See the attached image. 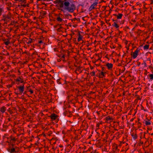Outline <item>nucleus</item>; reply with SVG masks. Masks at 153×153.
<instances>
[{"instance_id":"20e7f679","label":"nucleus","mask_w":153,"mask_h":153,"mask_svg":"<svg viewBox=\"0 0 153 153\" xmlns=\"http://www.w3.org/2000/svg\"><path fill=\"white\" fill-rule=\"evenodd\" d=\"M140 51V49L138 48H137L135 51L133 53L132 55V58L133 59H134L137 57Z\"/></svg>"},{"instance_id":"a211bd4d","label":"nucleus","mask_w":153,"mask_h":153,"mask_svg":"<svg viewBox=\"0 0 153 153\" xmlns=\"http://www.w3.org/2000/svg\"><path fill=\"white\" fill-rule=\"evenodd\" d=\"M16 81H21V82L22 83L23 82L22 79L20 77H19L18 78L16 79Z\"/></svg>"},{"instance_id":"4c0bfd02","label":"nucleus","mask_w":153,"mask_h":153,"mask_svg":"<svg viewBox=\"0 0 153 153\" xmlns=\"http://www.w3.org/2000/svg\"><path fill=\"white\" fill-rule=\"evenodd\" d=\"M144 66L145 67H146L147 66L146 63V62H144Z\"/></svg>"},{"instance_id":"13d9d810","label":"nucleus","mask_w":153,"mask_h":153,"mask_svg":"<svg viewBox=\"0 0 153 153\" xmlns=\"http://www.w3.org/2000/svg\"><path fill=\"white\" fill-rule=\"evenodd\" d=\"M144 111H146V110L145 109L144 110Z\"/></svg>"},{"instance_id":"603ef678","label":"nucleus","mask_w":153,"mask_h":153,"mask_svg":"<svg viewBox=\"0 0 153 153\" xmlns=\"http://www.w3.org/2000/svg\"><path fill=\"white\" fill-rule=\"evenodd\" d=\"M15 94H16L17 95H18L19 94H18V93H16V92H15Z\"/></svg>"},{"instance_id":"052dcab7","label":"nucleus","mask_w":153,"mask_h":153,"mask_svg":"<svg viewBox=\"0 0 153 153\" xmlns=\"http://www.w3.org/2000/svg\"><path fill=\"white\" fill-rule=\"evenodd\" d=\"M109 25H111V24H109Z\"/></svg>"},{"instance_id":"6e6552de","label":"nucleus","mask_w":153,"mask_h":153,"mask_svg":"<svg viewBox=\"0 0 153 153\" xmlns=\"http://www.w3.org/2000/svg\"><path fill=\"white\" fill-rule=\"evenodd\" d=\"M50 117L52 120H54L57 118L58 116L56 114L53 113L51 114Z\"/></svg>"},{"instance_id":"ddd939ff","label":"nucleus","mask_w":153,"mask_h":153,"mask_svg":"<svg viewBox=\"0 0 153 153\" xmlns=\"http://www.w3.org/2000/svg\"><path fill=\"white\" fill-rule=\"evenodd\" d=\"M98 3H97L96 2H94L90 6V7L89 8V9H91V10L93 9H94L95 8V7H96L97 4H98Z\"/></svg>"},{"instance_id":"0eeeda50","label":"nucleus","mask_w":153,"mask_h":153,"mask_svg":"<svg viewBox=\"0 0 153 153\" xmlns=\"http://www.w3.org/2000/svg\"><path fill=\"white\" fill-rule=\"evenodd\" d=\"M106 74H106V73L105 72L101 71L98 74V76L100 78H103V77L105 76Z\"/></svg>"},{"instance_id":"cd10ccee","label":"nucleus","mask_w":153,"mask_h":153,"mask_svg":"<svg viewBox=\"0 0 153 153\" xmlns=\"http://www.w3.org/2000/svg\"><path fill=\"white\" fill-rule=\"evenodd\" d=\"M145 124L147 126V125H150L151 123L149 121H145Z\"/></svg>"},{"instance_id":"f704fd0d","label":"nucleus","mask_w":153,"mask_h":153,"mask_svg":"<svg viewBox=\"0 0 153 153\" xmlns=\"http://www.w3.org/2000/svg\"><path fill=\"white\" fill-rule=\"evenodd\" d=\"M46 12L44 11L42 13V15L44 16L46 14Z\"/></svg>"},{"instance_id":"5fc2aeb1","label":"nucleus","mask_w":153,"mask_h":153,"mask_svg":"<svg viewBox=\"0 0 153 153\" xmlns=\"http://www.w3.org/2000/svg\"><path fill=\"white\" fill-rule=\"evenodd\" d=\"M143 109V107H142L141 108V109Z\"/></svg>"},{"instance_id":"dca6fc26","label":"nucleus","mask_w":153,"mask_h":153,"mask_svg":"<svg viewBox=\"0 0 153 153\" xmlns=\"http://www.w3.org/2000/svg\"><path fill=\"white\" fill-rule=\"evenodd\" d=\"M3 18H4V19H3L4 20H5L6 19H10L11 18V16H10L9 15H7V16H5L4 15H3Z\"/></svg>"},{"instance_id":"9d476101","label":"nucleus","mask_w":153,"mask_h":153,"mask_svg":"<svg viewBox=\"0 0 153 153\" xmlns=\"http://www.w3.org/2000/svg\"><path fill=\"white\" fill-rule=\"evenodd\" d=\"M60 15L62 14L60 13H59L58 15L57 18L56 19L57 21L59 22H62L63 21Z\"/></svg>"},{"instance_id":"f8f14e48","label":"nucleus","mask_w":153,"mask_h":153,"mask_svg":"<svg viewBox=\"0 0 153 153\" xmlns=\"http://www.w3.org/2000/svg\"><path fill=\"white\" fill-rule=\"evenodd\" d=\"M106 66L109 70H111L113 68V65L111 63H108L106 65Z\"/></svg>"},{"instance_id":"09e8293b","label":"nucleus","mask_w":153,"mask_h":153,"mask_svg":"<svg viewBox=\"0 0 153 153\" xmlns=\"http://www.w3.org/2000/svg\"><path fill=\"white\" fill-rule=\"evenodd\" d=\"M6 51L5 50H4L3 51V52H5Z\"/></svg>"},{"instance_id":"9b49d317","label":"nucleus","mask_w":153,"mask_h":153,"mask_svg":"<svg viewBox=\"0 0 153 153\" xmlns=\"http://www.w3.org/2000/svg\"><path fill=\"white\" fill-rule=\"evenodd\" d=\"M65 1L66 0H65L64 1H63L61 0V2L59 3L58 4L60 8H62L64 6L65 7Z\"/></svg>"},{"instance_id":"8fccbe9b","label":"nucleus","mask_w":153,"mask_h":153,"mask_svg":"<svg viewBox=\"0 0 153 153\" xmlns=\"http://www.w3.org/2000/svg\"><path fill=\"white\" fill-rule=\"evenodd\" d=\"M68 108H71V106L70 105H68Z\"/></svg>"},{"instance_id":"5701e85b","label":"nucleus","mask_w":153,"mask_h":153,"mask_svg":"<svg viewBox=\"0 0 153 153\" xmlns=\"http://www.w3.org/2000/svg\"><path fill=\"white\" fill-rule=\"evenodd\" d=\"M7 41H4V44L6 45H8L10 43V41L8 40V39H7Z\"/></svg>"},{"instance_id":"680f3d73","label":"nucleus","mask_w":153,"mask_h":153,"mask_svg":"<svg viewBox=\"0 0 153 153\" xmlns=\"http://www.w3.org/2000/svg\"><path fill=\"white\" fill-rule=\"evenodd\" d=\"M151 135H153V134H151Z\"/></svg>"},{"instance_id":"f03ea898","label":"nucleus","mask_w":153,"mask_h":153,"mask_svg":"<svg viewBox=\"0 0 153 153\" xmlns=\"http://www.w3.org/2000/svg\"><path fill=\"white\" fill-rule=\"evenodd\" d=\"M12 147L10 146L8 149V151L10 153H14L18 152V151L16 150V149L13 147L14 145L12 144Z\"/></svg>"},{"instance_id":"c85d7f7f","label":"nucleus","mask_w":153,"mask_h":153,"mask_svg":"<svg viewBox=\"0 0 153 153\" xmlns=\"http://www.w3.org/2000/svg\"><path fill=\"white\" fill-rule=\"evenodd\" d=\"M150 79L151 80L153 79V74H151L149 75Z\"/></svg>"},{"instance_id":"de8ad7c7","label":"nucleus","mask_w":153,"mask_h":153,"mask_svg":"<svg viewBox=\"0 0 153 153\" xmlns=\"http://www.w3.org/2000/svg\"><path fill=\"white\" fill-rule=\"evenodd\" d=\"M134 119L133 118L131 119L130 120V121H132Z\"/></svg>"},{"instance_id":"864d4df0","label":"nucleus","mask_w":153,"mask_h":153,"mask_svg":"<svg viewBox=\"0 0 153 153\" xmlns=\"http://www.w3.org/2000/svg\"><path fill=\"white\" fill-rule=\"evenodd\" d=\"M37 1H45L44 0H37Z\"/></svg>"},{"instance_id":"2eb2a0df","label":"nucleus","mask_w":153,"mask_h":153,"mask_svg":"<svg viewBox=\"0 0 153 153\" xmlns=\"http://www.w3.org/2000/svg\"><path fill=\"white\" fill-rule=\"evenodd\" d=\"M6 107L4 106H3L0 108V111L2 113H4L6 111Z\"/></svg>"},{"instance_id":"bb28decb","label":"nucleus","mask_w":153,"mask_h":153,"mask_svg":"<svg viewBox=\"0 0 153 153\" xmlns=\"http://www.w3.org/2000/svg\"><path fill=\"white\" fill-rule=\"evenodd\" d=\"M102 72H105L106 73V74L107 73V71H106V68L105 67H103L102 68Z\"/></svg>"},{"instance_id":"7ed1b4c3","label":"nucleus","mask_w":153,"mask_h":153,"mask_svg":"<svg viewBox=\"0 0 153 153\" xmlns=\"http://www.w3.org/2000/svg\"><path fill=\"white\" fill-rule=\"evenodd\" d=\"M74 98L72 95H69L68 97V99L69 103H71L74 104L76 102H75L74 100Z\"/></svg>"},{"instance_id":"c756f323","label":"nucleus","mask_w":153,"mask_h":153,"mask_svg":"<svg viewBox=\"0 0 153 153\" xmlns=\"http://www.w3.org/2000/svg\"><path fill=\"white\" fill-rule=\"evenodd\" d=\"M59 2H61V0H56L54 2V4H56L58 3V4Z\"/></svg>"},{"instance_id":"aec40b11","label":"nucleus","mask_w":153,"mask_h":153,"mask_svg":"<svg viewBox=\"0 0 153 153\" xmlns=\"http://www.w3.org/2000/svg\"><path fill=\"white\" fill-rule=\"evenodd\" d=\"M78 36H79V37L78 38L77 41H78V42H79L82 39V36L81 35L80 33H79Z\"/></svg>"},{"instance_id":"39448f33","label":"nucleus","mask_w":153,"mask_h":153,"mask_svg":"<svg viewBox=\"0 0 153 153\" xmlns=\"http://www.w3.org/2000/svg\"><path fill=\"white\" fill-rule=\"evenodd\" d=\"M17 88L19 90V91L20 92V94H22L23 93L24 91V85L18 86L17 87Z\"/></svg>"},{"instance_id":"a19ab883","label":"nucleus","mask_w":153,"mask_h":153,"mask_svg":"<svg viewBox=\"0 0 153 153\" xmlns=\"http://www.w3.org/2000/svg\"><path fill=\"white\" fill-rule=\"evenodd\" d=\"M9 112L11 114H12L13 113V112L12 111H9Z\"/></svg>"},{"instance_id":"f257e3e1","label":"nucleus","mask_w":153,"mask_h":153,"mask_svg":"<svg viewBox=\"0 0 153 153\" xmlns=\"http://www.w3.org/2000/svg\"><path fill=\"white\" fill-rule=\"evenodd\" d=\"M75 8V6L73 4H70L69 1H65V9L69 12L73 13Z\"/></svg>"},{"instance_id":"e433bc0d","label":"nucleus","mask_w":153,"mask_h":153,"mask_svg":"<svg viewBox=\"0 0 153 153\" xmlns=\"http://www.w3.org/2000/svg\"><path fill=\"white\" fill-rule=\"evenodd\" d=\"M3 55H6V56H8L9 55V53H7V54H3Z\"/></svg>"},{"instance_id":"2f4dec72","label":"nucleus","mask_w":153,"mask_h":153,"mask_svg":"<svg viewBox=\"0 0 153 153\" xmlns=\"http://www.w3.org/2000/svg\"><path fill=\"white\" fill-rule=\"evenodd\" d=\"M65 55H63L62 56L61 58V59L63 61H65Z\"/></svg>"},{"instance_id":"a878e982","label":"nucleus","mask_w":153,"mask_h":153,"mask_svg":"<svg viewBox=\"0 0 153 153\" xmlns=\"http://www.w3.org/2000/svg\"><path fill=\"white\" fill-rule=\"evenodd\" d=\"M4 11V9L2 7H0V16L1 15L2 13Z\"/></svg>"},{"instance_id":"58836bf2","label":"nucleus","mask_w":153,"mask_h":153,"mask_svg":"<svg viewBox=\"0 0 153 153\" xmlns=\"http://www.w3.org/2000/svg\"><path fill=\"white\" fill-rule=\"evenodd\" d=\"M42 42H43L42 41V40H39V41H38V43H40H40H42Z\"/></svg>"},{"instance_id":"79ce46f5","label":"nucleus","mask_w":153,"mask_h":153,"mask_svg":"<svg viewBox=\"0 0 153 153\" xmlns=\"http://www.w3.org/2000/svg\"><path fill=\"white\" fill-rule=\"evenodd\" d=\"M45 0V1H52L53 0Z\"/></svg>"},{"instance_id":"4468645a","label":"nucleus","mask_w":153,"mask_h":153,"mask_svg":"<svg viewBox=\"0 0 153 153\" xmlns=\"http://www.w3.org/2000/svg\"><path fill=\"white\" fill-rule=\"evenodd\" d=\"M113 15L115 16H116L117 19H121L123 15L122 13H119L118 15L114 14H113Z\"/></svg>"},{"instance_id":"412c9836","label":"nucleus","mask_w":153,"mask_h":153,"mask_svg":"<svg viewBox=\"0 0 153 153\" xmlns=\"http://www.w3.org/2000/svg\"><path fill=\"white\" fill-rule=\"evenodd\" d=\"M34 40L33 39H32L30 38L29 39H28L27 41V44H30L32 42H33V41Z\"/></svg>"},{"instance_id":"c9c22d12","label":"nucleus","mask_w":153,"mask_h":153,"mask_svg":"<svg viewBox=\"0 0 153 153\" xmlns=\"http://www.w3.org/2000/svg\"><path fill=\"white\" fill-rule=\"evenodd\" d=\"M69 113V115H68V116L69 117H71L72 116V114L71 113V112L70 111H68Z\"/></svg>"},{"instance_id":"4be33fe9","label":"nucleus","mask_w":153,"mask_h":153,"mask_svg":"<svg viewBox=\"0 0 153 153\" xmlns=\"http://www.w3.org/2000/svg\"><path fill=\"white\" fill-rule=\"evenodd\" d=\"M149 45H146L143 47V49L144 50H147L149 49Z\"/></svg>"},{"instance_id":"49530a36","label":"nucleus","mask_w":153,"mask_h":153,"mask_svg":"<svg viewBox=\"0 0 153 153\" xmlns=\"http://www.w3.org/2000/svg\"><path fill=\"white\" fill-rule=\"evenodd\" d=\"M151 1V4H153V0H152Z\"/></svg>"},{"instance_id":"393cba45","label":"nucleus","mask_w":153,"mask_h":153,"mask_svg":"<svg viewBox=\"0 0 153 153\" xmlns=\"http://www.w3.org/2000/svg\"><path fill=\"white\" fill-rule=\"evenodd\" d=\"M29 88V87H27V89L28 90V91L30 92L31 94H32L33 93V90H32L30 88Z\"/></svg>"},{"instance_id":"4d7b16f0","label":"nucleus","mask_w":153,"mask_h":153,"mask_svg":"<svg viewBox=\"0 0 153 153\" xmlns=\"http://www.w3.org/2000/svg\"><path fill=\"white\" fill-rule=\"evenodd\" d=\"M138 121H139V120H140V119H138Z\"/></svg>"},{"instance_id":"72a5a7b5","label":"nucleus","mask_w":153,"mask_h":153,"mask_svg":"<svg viewBox=\"0 0 153 153\" xmlns=\"http://www.w3.org/2000/svg\"><path fill=\"white\" fill-rule=\"evenodd\" d=\"M91 76H94L95 74V72L94 71H93L90 73Z\"/></svg>"},{"instance_id":"3c124183","label":"nucleus","mask_w":153,"mask_h":153,"mask_svg":"<svg viewBox=\"0 0 153 153\" xmlns=\"http://www.w3.org/2000/svg\"><path fill=\"white\" fill-rule=\"evenodd\" d=\"M68 16H70L71 17V15H70V14H68Z\"/></svg>"},{"instance_id":"473e14b6","label":"nucleus","mask_w":153,"mask_h":153,"mask_svg":"<svg viewBox=\"0 0 153 153\" xmlns=\"http://www.w3.org/2000/svg\"><path fill=\"white\" fill-rule=\"evenodd\" d=\"M137 125L138 126V128L140 127L141 124V123L140 122H137Z\"/></svg>"},{"instance_id":"6e6d98bb","label":"nucleus","mask_w":153,"mask_h":153,"mask_svg":"<svg viewBox=\"0 0 153 153\" xmlns=\"http://www.w3.org/2000/svg\"><path fill=\"white\" fill-rule=\"evenodd\" d=\"M140 63H139L138 64V65H138V66H139V65H140Z\"/></svg>"},{"instance_id":"37998d69","label":"nucleus","mask_w":153,"mask_h":153,"mask_svg":"<svg viewBox=\"0 0 153 153\" xmlns=\"http://www.w3.org/2000/svg\"><path fill=\"white\" fill-rule=\"evenodd\" d=\"M27 91H25L24 93V94H26Z\"/></svg>"},{"instance_id":"6ab92c4d","label":"nucleus","mask_w":153,"mask_h":153,"mask_svg":"<svg viewBox=\"0 0 153 153\" xmlns=\"http://www.w3.org/2000/svg\"><path fill=\"white\" fill-rule=\"evenodd\" d=\"M131 136L133 138V139L135 140L137 138V135L136 133L134 134V133L131 134Z\"/></svg>"},{"instance_id":"423d86ee","label":"nucleus","mask_w":153,"mask_h":153,"mask_svg":"<svg viewBox=\"0 0 153 153\" xmlns=\"http://www.w3.org/2000/svg\"><path fill=\"white\" fill-rule=\"evenodd\" d=\"M105 119L106 120L105 122L108 123H110L113 120V118L111 117L110 116L106 117Z\"/></svg>"},{"instance_id":"1a4fd4ad","label":"nucleus","mask_w":153,"mask_h":153,"mask_svg":"<svg viewBox=\"0 0 153 153\" xmlns=\"http://www.w3.org/2000/svg\"><path fill=\"white\" fill-rule=\"evenodd\" d=\"M75 73L78 74H79L81 73L82 72L81 68L80 67H78L76 70L75 71Z\"/></svg>"},{"instance_id":"c03bdc74","label":"nucleus","mask_w":153,"mask_h":153,"mask_svg":"<svg viewBox=\"0 0 153 153\" xmlns=\"http://www.w3.org/2000/svg\"><path fill=\"white\" fill-rule=\"evenodd\" d=\"M112 21H113V22H117L116 20H114V19H112Z\"/></svg>"},{"instance_id":"bf43d9fd","label":"nucleus","mask_w":153,"mask_h":153,"mask_svg":"<svg viewBox=\"0 0 153 153\" xmlns=\"http://www.w3.org/2000/svg\"><path fill=\"white\" fill-rule=\"evenodd\" d=\"M143 142L141 143L142 144H143Z\"/></svg>"},{"instance_id":"7c9ffc66","label":"nucleus","mask_w":153,"mask_h":153,"mask_svg":"<svg viewBox=\"0 0 153 153\" xmlns=\"http://www.w3.org/2000/svg\"><path fill=\"white\" fill-rule=\"evenodd\" d=\"M61 79H58L57 80V82L58 84H62L61 82Z\"/></svg>"},{"instance_id":"a18cd8bd","label":"nucleus","mask_w":153,"mask_h":153,"mask_svg":"<svg viewBox=\"0 0 153 153\" xmlns=\"http://www.w3.org/2000/svg\"><path fill=\"white\" fill-rule=\"evenodd\" d=\"M15 0L16 1H23V0Z\"/></svg>"},{"instance_id":"b1692460","label":"nucleus","mask_w":153,"mask_h":153,"mask_svg":"<svg viewBox=\"0 0 153 153\" xmlns=\"http://www.w3.org/2000/svg\"><path fill=\"white\" fill-rule=\"evenodd\" d=\"M10 137L11 141H12L13 143L15 142L16 141V139L14 137Z\"/></svg>"},{"instance_id":"ea45409f","label":"nucleus","mask_w":153,"mask_h":153,"mask_svg":"<svg viewBox=\"0 0 153 153\" xmlns=\"http://www.w3.org/2000/svg\"><path fill=\"white\" fill-rule=\"evenodd\" d=\"M131 21L133 22H136V21L135 19L131 20Z\"/></svg>"},{"instance_id":"f3484780","label":"nucleus","mask_w":153,"mask_h":153,"mask_svg":"<svg viewBox=\"0 0 153 153\" xmlns=\"http://www.w3.org/2000/svg\"><path fill=\"white\" fill-rule=\"evenodd\" d=\"M117 22H114V24H112V25L114 27H115L116 28H118L119 26L117 24Z\"/></svg>"}]
</instances>
